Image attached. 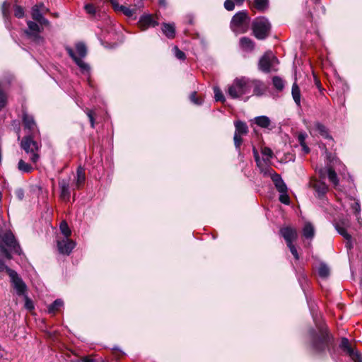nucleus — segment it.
<instances>
[{"label": "nucleus", "mask_w": 362, "mask_h": 362, "mask_svg": "<svg viewBox=\"0 0 362 362\" xmlns=\"http://www.w3.org/2000/svg\"><path fill=\"white\" fill-rule=\"evenodd\" d=\"M0 251L8 259L12 257L11 252L21 255V247L11 232H6L1 237Z\"/></svg>", "instance_id": "1"}, {"label": "nucleus", "mask_w": 362, "mask_h": 362, "mask_svg": "<svg viewBox=\"0 0 362 362\" xmlns=\"http://www.w3.org/2000/svg\"><path fill=\"white\" fill-rule=\"evenodd\" d=\"M66 50L69 55L81 69V72L89 76L90 69V66L82 60V59L87 54V48L86 45L82 42H78L76 45V52H74L71 47H66Z\"/></svg>", "instance_id": "2"}, {"label": "nucleus", "mask_w": 362, "mask_h": 362, "mask_svg": "<svg viewBox=\"0 0 362 362\" xmlns=\"http://www.w3.org/2000/svg\"><path fill=\"white\" fill-rule=\"evenodd\" d=\"M250 79L242 77L235 78L228 89V95L233 98H239L250 93Z\"/></svg>", "instance_id": "3"}, {"label": "nucleus", "mask_w": 362, "mask_h": 362, "mask_svg": "<svg viewBox=\"0 0 362 362\" xmlns=\"http://www.w3.org/2000/svg\"><path fill=\"white\" fill-rule=\"evenodd\" d=\"M310 335L312 340V346L316 351H323L331 341L327 329L319 328V334L314 329L310 331Z\"/></svg>", "instance_id": "4"}, {"label": "nucleus", "mask_w": 362, "mask_h": 362, "mask_svg": "<svg viewBox=\"0 0 362 362\" xmlns=\"http://www.w3.org/2000/svg\"><path fill=\"white\" fill-rule=\"evenodd\" d=\"M250 18L246 11L237 13L232 18L230 28L236 33H244L249 28Z\"/></svg>", "instance_id": "5"}, {"label": "nucleus", "mask_w": 362, "mask_h": 362, "mask_svg": "<svg viewBox=\"0 0 362 362\" xmlns=\"http://www.w3.org/2000/svg\"><path fill=\"white\" fill-rule=\"evenodd\" d=\"M21 148L28 154L30 160L33 163H37L39 159L38 151L39 144L33 140V135H28L23 138L21 143Z\"/></svg>", "instance_id": "6"}, {"label": "nucleus", "mask_w": 362, "mask_h": 362, "mask_svg": "<svg viewBox=\"0 0 362 362\" xmlns=\"http://www.w3.org/2000/svg\"><path fill=\"white\" fill-rule=\"evenodd\" d=\"M270 28V23L264 17L257 18L252 23L254 35L259 40L266 38L269 35Z\"/></svg>", "instance_id": "7"}, {"label": "nucleus", "mask_w": 362, "mask_h": 362, "mask_svg": "<svg viewBox=\"0 0 362 362\" xmlns=\"http://www.w3.org/2000/svg\"><path fill=\"white\" fill-rule=\"evenodd\" d=\"M279 64L278 59L272 52H266L259 61V69L263 72H270L277 71L276 66Z\"/></svg>", "instance_id": "8"}, {"label": "nucleus", "mask_w": 362, "mask_h": 362, "mask_svg": "<svg viewBox=\"0 0 362 362\" xmlns=\"http://www.w3.org/2000/svg\"><path fill=\"white\" fill-rule=\"evenodd\" d=\"M326 157L328 161L329 162V164H327V169H321L320 170V176L324 178L325 177L327 173L329 181L334 185L335 187H337L339 184V180L331 164L334 163V161L337 163V160L335 159V157L334 156H332L331 153H327V151Z\"/></svg>", "instance_id": "9"}, {"label": "nucleus", "mask_w": 362, "mask_h": 362, "mask_svg": "<svg viewBox=\"0 0 362 362\" xmlns=\"http://www.w3.org/2000/svg\"><path fill=\"white\" fill-rule=\"evenodd\" d=\"M261 173H262L264 176H269L271 177L279 192H284L288 190L287 187L281 176L275 173V171L271 168L268 166L263 168L261 169Z\"/></svg>", "instance_id": "10"}, {"label": "nucleus", "mask_w": 362, "mask_h": 362, "mask_svg": "<svg viewBox=\"0 0 362 362\" xmlns=\"http://www.w3.org/2000/svg\"><path fill=\"white\" fill-rule=\"evenodd\" d=\"M8 274L16 293L18 296H24L27 286L23 279L18 276L17 272L13 269H8Z\"/></svg>", "instance_id": "11"}, {"label": "nucleus", "mask_w": 362, "mask_h": 362, "mask_svg": "<svg viewBox=\"0 0 362 362\" xmlns=\"http://www.w3.org/2000/svg\"><path fill=\"white\" fill-rule=\"evenodd\" d=\"M71 178H62L59 180V187L60 190L59 197L63 202H69L71 198L72 188L70 185Z\"/></svg>", "instance_id": "12"}, {"label": "nucleus", "mask_w": 362, "mask_h": 362, "mask_svg": "<svg viewBox=\"0 0 362 362\" xmlns=\"http://www.w3.org/2000/svg\"><path fill=\"white\" fill-rule=\"evenodd\" d=\"M76 243L69 238L64 237L57 240V248L59 252L62 255H69L76 247Z\"/></svg>", "instance_id": "13"}, {"label": "nucleus", "mask_w": 362, "mask_h": 362, "mask_svg": "<svg viewBox=\"0 0 362 362\" xmlns=\"http://www.w3.org/2000/svg\"><path fill=\"white\" fill-rule=\"evenodd\" d=\"M48 9L45 7L42 4L40 5H35L32 8V18L33 20L37 21L41 25H49V21L43 17V14L45 13Z\"/></svg>", "instance_id": "14"}, {"label": "nucleus", "mask_w": 362, "mask_h": 362, "mask_svg": "<svg viewBox=\"0 0 362 362\" xmlns=\"http://www.w3.org/2000/svg\"><path fill=\"white\" fill-rule=\"evenodd\" d=\"M280 234L284 238L286 245H291L298 238L297 230L290 226L282 227L280 229Z\"/></svg>", "instance_id": "15"}, {"label": "nucleus", "mask_w": 362, "mask_h": 362, "mask_svg": "<svg viewBox=\"0 0 362 362\" xmlns=\"http://www.w3.org/2000/svg\"><path fill=\"white\" fill-rule=\"evenodd\" d=\"M86 181V175H85V169L79 166L76 170V175L74 177L72 189L74 191L75 189H81Z\"/></svg>", "instance_id": "16"}, {"label": "nucleus", "mask_w": 362, "mask_h": 362, "mask_svg": "<svg viewBox=\"0 0 362 362\" xmlns=\"http://www.w3.org/2000/svg\"><path fill=\"white\" fill-rule=\"evenodd\" d=\"M340 347L344 352H346L347 354H349L353 359H354L356 361H360L361 357L358 354L357 351H356L353 347L350 345V343L349 340L346 338H343L341 339Z\"/></svg>", "instance_id": "17"}, {"label": "nucleus", "mask_w": 362, "mask_h": 362, "mask_svg": "<svg viewBox=\"0 0 362 362\" xmlns=\"http://www.w3.org/2000/svg\"><path fill=\"white\" fill-rule=\"evenodd\" d=\"M310 185L315 189L316 196L319 198L322 197L328 190L327 185L320 180H312L310 182Z\"/></svg>", "instance_id": "18"}, {"label": "nucleus", "mask_w": 362, "mask_h": 362, "mask_svg": "<svg viewBox=\"0 0 362 362\" xmlns=\"http://www.w3.org/2000/svg\"><path fill=\"white\" fill-rule=\"evenodd\" d=\"M109 1H110L115 11H121L129 18H136V16H135L136 9L135 8H130L126 7L124 6H119L116 0H109Z\"/></svg>", "instance_id": "19"}, {"label": "nucleus", "mask_w": 362, "mask_h": 362, "mask_svg": "<svg viewBox=\"0 0 362 362\" xmlns=\"http://www.w3.org/2000/svg\"><path fill=\"white\" fill-rule=\"evenodd\" d=\"M158 23L155 21L151 15H145L140 18L139 25L142 30H145L149 27H155Z\"/></svg>", "instance_id": "20"}, {"label": "nucleus", "mask_w": 362, "mask_h": 362, "mask_svg": "<svg viewBox=\"0 0 362 362\" xmlns=\"http://www.w3.org/2000/svg\"><path fill=\"white\" fill-rule=\"evenodd\" d=\"M250 90L253 88L254 95L260 96L263 95L266 90V86L263 82L259 80H250Z\"/></svg>", "instance_id": "21"}, {"label": "nucleus", "mask_w": 362, "mask_h": 362, "mask_svg": "<svg viewBox=\"0 0 362 362\" xmlns=\"http://www.w3.org/2000/svg\"><path fill=\"white\" fill-rule=\"evenodd\" d=\"M23 122L25 128L28 129L29 133L30 134V135L34 134L36 131V124L33 116L25 113L23 115Z\"/></svg>", "instance_id": "22"}, {"label": "nucleus", "mask_w": 362, "mask_h": 362, "mask_svg": "<svg viewBox=\"0 0 362 362\" xmlns=\"http://www.w3.org/2000/svg\"><path fill=\"white\" fill-rule=\"evenodd\" d=\"M28 26V31H26L27 35L33 36L35 38H40L39 33L40 32V26L35 22L28 21L27 22Z\"/></svg>", "instance_id": "23"}, {"label": "nucleus", "mask_w": 362, "mask_h": 362, "mask_svg": "<svg viewBox=\"0 0 362 362\" xmlns=\"http://www.w3.org/2000/svg\"><path fill=\"white\" fill-rule=\"evenodd\" d=\"M235 131L234 135L244 136L248 132V127L247 124L241 121H236L234 124Z\"/></svg>", "instance_id": "24"}, {"label": "nucleus", "mask_w": 362, "mask_h": 362, "mask_svg": "<svg viewBox=\"0 0 362 362\" xmlns=\"http://www.w3.org/2000/svg\"><path fill=\"white\" fill-rule=\"evenodd\" d=\"M313 129L317 131L324 138L332 139V136L329 134L327 127L320 122H315L313 124Z\"/></svg>", "instance_id": "25"}, {"label": "nucleus", "mask_w": 362, "mask_h": 362, "mask_svg": "<svg viewBox=\"0 0 362 362\" xmlns=\"http://www.w3.org/2000/svg\"><path fill=\"white\" fill-rule=\"evenodd\" d=\"M255 123L262 128L270 129L271 120L267 116H259L255 118ZM272 127H271L272 129Z\"/></svg>", "instance_id": "26"}, {"label": "nucleus", "mask_w": 362, "mask_h": 362, "mask_svg": "<svg viewBox=\"0 0 362 362\" xmlns=\"http://www.w3.org/2000/svg\"><path fill=\"white\" fill-rule=\"evenodd\" d=\"M162 30L168 38H173L175 37V30L173 24L164 23L162 27Z\"/></svg>", "instance_id": "27"}, {"label": "nucleus", "mask_w": 362, "mask_h": 362, "mask_svg": "<svg viewBox=\"0 0 362 362\" xmlns=\"http://www.w3.org/2000/svg\"><path fill=\"white\" fill-rule=\"evenodd\" d=\"M315 229L310 223H306L303 228V235L308 239H311L314 237Z\"/></svg>", "instance_id": "28"}, {"label": "nucleus", "mask_w": 362, "mask_h": 362, "mask_svg": "<svg viewBox=\"0 0 362 362\" xmlns=\"http://www.w3.org/2000/svg\"><path fill=\"white\" fill-rule=\"evenodd\" d=\"M308 135L305 132H299L298 134V141L302 147V150L304 152V153H308L310 152V148L305 144V139L307 138Z\"/></svg>", "instance_id": "29"}, {"label": "nucleus", "mask_w": 362, "mask_h": 362, "mask_svg": "<svg viewBox=\"0 0 362 362\" xmlns=\"http://www.w3.org/2000/svg\"><path fill=\"white\" fill-rule=\"evenodd\" d=\"M18 169L23 173H30L34 170V168L23 159H21L18 163Z\"/></svg>", "instance_id": "30"}, {"label": "nucleus", "mask_w": 362, "mask_h": 362, "mask_svg": "<svg viewBox=\"0 0 362 362\" xmlns=\"http://www.w3.org/2000/svg\"><path fill=\"white\" fill-rule=\"evenodd\" d=\"M291 93H292V96H293V98L296 104L298 107H300V91L299 87L298 86V85L296 83H294L292 86Z\"/></svg>", "instance_id": "31"}, {"label": "nucleus", "mask_w": 362, "mask_h": 362, "mask_svg": "<svg viewBox=\"0 0 362 362\" xmlns=\"http://www.w3.org/2000/svg\"><path fill=\"white\" fill-rule=\"evenodd\" d=\"M338 233L346 240V247L351 250L353 247L351 235L347 231H345L344 228H339Z\"/></svg>", "instance_id": "32"}, {"label": "nucleus", "mask_w": 362, "mask_h": 362, "mask_svg": "<svg viewBox=\"0 0 362 362\" xmlns=\"http://www.w3.org/2000/svg\"><path fill=\"white\" fill-rule=\"evenodd\" d=\"M64 305L63 301L61 299H57L48 307V312L52 314H54L58 311Z\"/></svg>", "instance_id": "33"}, {"label": "nucleus", "mask_w": 362, "mask_h": 362, "mask_svg": "<svg viewBox=\"0 0 362 362\" xmlns=\"http://www.w3.org/2000/svg\"><path fill=\"white\" fill-rule=\"evenodd\" d=\"M255 8L261 11L266 10L269 6V0H255Z\"/></svg>", "instance_id": "34"}, {"label": "nucleus", "mask_w": 362, "mask_h": 362, "mask_svg": "<svg viewBox=\"0 0 362 362\" xmlns=\"http://www.w3.org/2000/svg\"><path fill=\"white\" fill-rule=\"evenodd\" d=\"M318 274L322 278H326L329 274V269L325 264H320L317 269Z\"/></svg>", "instance_id": "35"}, {"label": "nucleus", "mask_w": 362, "mask_h": 362, "mask_svg": "<svg viewBox=\"0 0 362 362\" xmlns=\"http://www.w3.org/2000/svg\"><path fill=\"white\" fill-rule=\"evenodd\" d=\"M262 154L263 156V160L264 162H269L270 159L273 156V152L271 148L268 147H263L262 148Z\"/></svg>", "instance_id": "36"}, {"label": "nucleus", "mask_w": 362, "mask_h": 362, "mask_svg": "<svg viewBox=\"0 0 362 362\" xmlns=\"http://www.w3.org/2000/svg\"><path fill=\"white\" fill-rule=\"evenodd\" d=\"M59 229L64 237L69 238L71 234V231L66 221H64L60 223Z\"/></svg>", "instance_id": "37"}, {"label": "nucleus", "mask_w": 362, "mask_h": 362, "mask_svg": "<svg viewBox=\"0 0 362 362\" xmlns=\"http://www.w3.org/2000/svg\"><path fill=\"white\" fill-rule=\"evenodd\" d=\"M240 46L245 49H252L253 43L252 40L247 37H242L240 40Z\"/></svg>", "instance_id": "38"}, {"label": "nucleus", "mask_w": 362, "mask_h": 362, "mask_svg": "<svg viewBox=\"0 0 362 362\" xmlns=\"http://www.w3.org/2000/svg\"><path fill=\"white\" fill-rule=\"evenodd\" d=\"M274 86L279 90H282L284 88L283 80L279 76H274L272 79Z\"/></svg>", "instance_id": "39"}, {"label": "nucleus", "mask_w": 362, "mask_h": 362, "mask_svg": "<svg viewBox=\"0 0 362 362\" xmlns=\"http://www.w3.org/2000/svg\"><path fill=\"white\" fill-rule=\"evenodd\" d=\"M350 226V223L348 219H342L334 224L336 230L338 231L339 228H344L345 231H347V228Z\"/></svg>", "instance_id": "40"}, {"label": "nucleus", "mask_w": 362, "mask_h": 362, "mask_svg": "<svg viewBox=\"0 0 362 362\" xmlns=\"http://www.w3.org/2000/svg\"><path fill=\"white\" fill-rule=\"evenodd\" d=\"M214 98L216 101H221V102L225 101L224 95L219 88L214 87Z\"/></svg>", "instance_id": "41"}, {"label": "nucleus", "mask_w": 362, "mask_h": 362, "mask_svg": "<svg viewBox=\"0 0 362 362\" xmlns=\"http://www.w3.org/2000/svg\"><path fill=\"white\" fill-rule=\"evenodd\" d=\"M84 9L86 12L91 16H95V14L96 13V8L92 4H86L84 6Z\"/></svg>", "instance_id": "42"}, {"label": "nucleus", "mask_w": 362, "mask_h": 362, "mask_svg": "<svg viewBox=\"0 0 362 362\" xmlns=\"http://www.w3.org/2000/svg\"><path fill=\"white\" fill-rule=\"evenodd\" d=\"M287 192H288V190H286V192H279L280 193L279 201L284 204H290V199H289V197H288Z\"/></svg>", "instance_id": "43"}, {"label": "nucleus", "mask_w": 362, "mask_h": 362, "mask_svg": "<svg viewBox=\"0 0 362 362\" xmlns=\"http://www.w3.org/2000/svg\"><path fill=\"white\" fill-rule=\"evenodd\" d=\"M173 50L174 52V54L175 55V57L179 59H185V53L181 51L180 49H178L177 47H174L173 48Z\"/></svg>", "instance_id": "44"}, {"label": "nucleus", "mask_w": 362, "mask_h": 362, "mask_svg": "<svg viewBox=\"0 0 362 362\" xmlns=\"http://www.w3.org/2000/svg\"><path fill=\"white\" fill-rule=\"evenodd\" d=\"M235 4L234 0H226L224 2V8L227 11H233L235 8Z\"/></svg>", "instance_id": "45"}, {"label": "nucleus", "mask_w": 362, "mask_h": 362, "mask_svg": "<svg viewBox=\"0 0 362 362\" xmlns=\"http://www.w3.org/2000/svg\"><path fill=\"white\" fill-rule=\"evenodd\" d=\"M241 137H242V136H240V135H234V137H233L234 144H235L236 149H238V150H240V147L243 142Z\"/></svg>", "instance_id": "46"}, {"label": "nucleus", "mask_w": 362, "mask_h": 362, "mask_svg": "<svg viewBox=\"0 0 362 362\" xmlns=\"http://www.w3.org/2000/svg\"><path fill=\"white\" fill-rule=\"evenodd\" d=\"M14 14L17 18H22L24 15L23 8L19 6H16L14 8Z\"/></svg>", "instance_id": "47"}, {"label": "nucleus", "mask_w": 362, "mask_h": 362, "mask_svg": "<svg viewBox=\"0 0 362 362\" xmlns=\"http://www.w3.org/2000/svg\"><path fill=\"white\" fill-rule=\"evenodd\" d=\"M25 307L29 310H31L34 308L33 301L26 296H25Z\"/></svg>", "instance_id": "48"}, {"label": "nucleus", "mask_w": 362, "mask_h": 362, "mask_svg": "<svg viewBox=\"0 0 362 362\" xmlns=\"http://www.w3.org/2000/svg\"><path fill=\"white\" fill-rule=\"evenodd\" d=\"M287 246L289 248L291 254L295 257V259H299L298 253L297 252L296 247L293 245V243H291V245H287Z\"/></svg>", "instance_id": "49"}, {"label": "nucleus", "mask_w": 362, "mask_h": 362, "mask_svg": "<svg viewBox=\"0 0 362 362\" xmlns=\"http://www.w3.org/2000/svg\"><path fill=\"white\" fill-rule=\"evenodd\" d=\"M253 153H254V157H255V161L257 163V166L260 168V170L262 168H263L264 167H261V161H260V158H259V154H258V152L257 151V149H255V148H253Z\"/></svg>", "instance_id": "50"}, {"label": "nucleus", "mask_w": 362, "mask_h": 362, "mask_svg": "<svg viewBox=\"0 0 362 362\" xmlns=\"http://www.w3.org/2000/svg\"><path fill=\"white\" fill-rule=\"evenodd\" d=\"M190 100L193 103L197 105H200L202 103V100L197 98L196 92H193L190 95Z\"/></svg>", "instance_id": "51"}, {"label": "nucleus", "mask_w": 362, "mask_h": 362, "mask_svg": "<svg viewBox=\"0 0 362 362\" xmlns=\"http://www.w3.org/2000/svg\"><path fill=\"white\" fill-rule=\"evenodd\" d=\"M87 115L89 118L91 127H94V112L92 110L87 111Z\"/></svg>", "instance_id": "52"}, {"label": "nucleus", "mask_w": 362, "mask_h": 362, "mask_svg": "<svg viewBox=\"0 0 362 362\" xmlns=\"http://www.w3.org/2000/svg\"><path fill=\"white\" fill-rule=\"evenodd\" d=\"M9 8V4L4 2L2 5V13L3 16L6 18L8 16V10Z\"/></svg>", "instance_id": "53"}, {"label": "nucleus", "mask_w": 362, "mask_h": 362, "mask_svg": "<svg viewBox=\"0 0 362 362\" xmlns=\"http://www.w3.org/2000/svg\"><path fill=\"white\" fill-rule=\"evenodd\" d=\"M8 269H11L10 268H8L6 264L4 262V261L2 259H0V272H4V271H6V273L8 274Z\"/></svg>", "instance_id": "54"}, {"label": "nucleus", "mask_w": 362, "mask_h": 362, "mask_svg": "<svg viewBox=\"0 0 362 362\" xmlns=\"http://www.w3.org/2000/svg\"><path fill=\"white\" fill-rule=\"evenodd\" d=\"M352 209L355 211L356 213L358 214L361 211V206L358 202H354L351 205Z\"/></svg>", "instance_id": "55"}, {"label": "nucleus", "mask_w": 362, "mask_h": 362, "mask_svg": "<svg viewBox=\"0 0 362 362\" xmlns=\"http://www.w3.org/2000/svg\"><path fill=\"white\" fill-rule=\"evenodd\" d=\"M16 195L19 199H23L24 197V191L22 189H18L16 191Z\"/></svg>", "instance_id": "56"}, {"label": "nucleus", "mask_w": 362, "mask_h": 362, "mask_svg": "<svg viewBox=\"0 0 362 362\" xmlns=\"http://www.w3.org/2000/svg\"><path fill=\"white\" fill-rule=\"evenodd\" d=\"M78 362H93V360L90 358L89 357H83Z\"/></svg>", "instance_id": "57"}, {"label": "nucleus", "mask_w": 362, "mask_h": 362, "mask_svg": "<svg viewBox=\"0 0 362 362\" xmlns=\"http://www.w3.org/2000/svg\"><path fill=\"white\" fill-rule=\"evenodd\" d=\"M159 4L161 6L165 7L166 6V0H158Z\"/></svg>", "instance_id": "58"}, {"label": "nucleus", "mask_w": 362, "mask_h": 362, "mask_svg": "<svg viewBox=\"0 0 362 362\" xmlns=\"http://www.w3.org/2000/svg\"><path fill=\"white\" fill-rule=\"evenodd\" d=\"M245 0H234L236 4L240 6L243 4Z\"/></svg>", "instance_id": "59"}]
</instances>
